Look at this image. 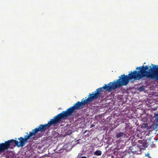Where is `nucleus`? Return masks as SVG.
I'll return each instance as SVG.
<instances>
[{"label":"nucleus","instance_id":"f257e3e1","mask_svg":"<svg viewBox=\"0 0 158 158\" xmlns=\"http://www.w3.org/2000/svg\"><path fill=\"white\" fill-rule=\"evenodd\" d=\"M155 73H143L142 71H135L125 76L124 74L123 76L121 75L119 77V78L117 80V81H114L113 82H110L107 85H105L102 87L96 89L97 92L95 94H90V95L88 98L85 100H84L81 102H77L73 106L76 107V104L79 102V107L75 109V110L77 109H80L82 106L85 105L86 103L89 102H92L95 99L98 98L100 92L102 91L103 89H106L107 91L110 92L113 89H115L121 86L126 85H127L129 82V80H139L143 77H146L152 79H155L157 78V76Z\"/></svg>","mask_w":158,"mask_h":158},{"label":"nucleus","instance_id":"f03ea898","mask_svg":"<svg viewBox=\"0 0 158 158\" xmlns=\"http://www.w3.org/2000/svg\"><path fill=\"white\" fill-rule=\"evenodd\" d=\"M79 102L76 104V107L72 106L68 109L66 111H63L61 113L55 116L53 119L48 121V123L44 125H40L38 128L32 130V132H30L29 135H26L24 138L20 137L18 138L19 141L15 140H10L5 143L0 144V152L7 149L11 145L16 146L19 147H22L25 144L27 140L31 137L35 135L39 132L43 131L47 127H49L52 124H56L59 123L61 119L67 116L71 115L75 111V109L79 107Z\"/></svg>","mask_w":158,"mask_h":158},{"label":"nucleus","instance_id":"7ed1b4c3","mask_svg":"<svg viewBox=\"0 0 158 158\" xmlns=\"http://www.w3.org/2000/svg\"><path fill=\"white\" fill-rule=\"evenodd\" d=\"M151 66H149L148 65H146L145 67L144 68H143V69H141L140 70H139V71H142V72L143 73H156V76H157V78H156V79H152L150 78H148L150 79L151 80H155L156 81H158V71H151V72H147L146 71V70H148L149 68H151Z\"/></svg>","mask_w":158,"mask_h":158},{"label":"nucleus","instance_id":"20e7f679","mask_svg":"<svg viewBox=\"0 0 158 158\" xmlns=\"http://www.w3.org/2000/svg\"><path fill=\"white\" fill-rule=\"evenodd\" d=\"M124 134L123 132H119L116 134V137L117 138H119L123 136Z\"/></svg>","mask_w":158,"mask_h":158},{"label":"nucleus","instance_id":"39448f33","mask_svg":"<svg viewBox=\"0 0 158 158\" xmlns=\"http://www.w3.org/2000/svg\"><path fill=\"white\" fill-rule=\"evenodd\" d=\"M102 152L101 151L98 150L94 152V154L97 156H100L101 155Z\"/></svg>","mask_w":158,"mask_h":158},{"label":"nucleus","instance_id":"423d86ee","mask_svg":"<svg viewBox=\"0 0 158 158\" xmlns=\"http://www.w3.org/2000/svg\"><path fill=\"white\" fill-rule=\"evenodd\" d=\"M152 66L153 67H154V68L156 69H158V65H154V64H152Z\"/></svg>","mask_w":158,"mask_h":158},{"label":"nucleus","instance_id":"0eeeda50","mask_svg":"<svg viewBox=\"0 0 158 158\" xmlns=\"http://www.w3.org/2000/svg\"><path fill=\"white\" fill-rule=\"evenodd\" d=\"M155 118L157 120V121L158 122V114H156L155 116Z\"/></svg>","mask_w":158,"mask_h":158},{"label":"nucleus","instance_id":"6e6552de","mask_svg":"<svg viewBox=\"0 0 158 158\" xmlns=\"http://www.w3.org/2000/svg\"><path fill=\"white\" fill-rule=\"evenodd\" d=\"M141 69V67H137L136 68V69H137V70L140 69Z\"/></svg>","mask_w":158,"mask_h":158},{"label":"nucleus","instance_id":"1a4fd4ad","mask_svg":"<svg viewBox=\"0 0 158 158\" xmlns=\"http://www.w3.org/2000/svg\"><path fill=\"white\" fill-rule=\"evenodd\" d=\"M149 154H148V155H147V156H148V157H150V156H149Z\"/></svg>","mask_w":158,"mask_h":158},{"label":"nucleus","instance_id":"9d476101","mask_svg":"<svg viewBox=\"0 0 158 158\" xmlns=\"http://www.w3.org/2000/svg\"><path fill=\"white\" fill-rule=\"evenodd\" d=\"M144 67V66H142L141 67Z\"/></svg>","mask_w":158,"mask_h":158}]
</instances>
